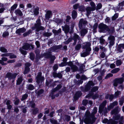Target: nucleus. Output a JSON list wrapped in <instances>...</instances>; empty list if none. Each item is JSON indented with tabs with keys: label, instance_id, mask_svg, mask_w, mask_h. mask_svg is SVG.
<instances>
[{
	"label": "nucleus",
	"instance_id": "f257e3e1",
	"mask_svg": "<svg viewBox=\"0 0 124 124\" xmlns=\"http://www.w3.org/2000/svg\"><path fill=\"white\" fill-rule=\"evenodd\" d=\"M97 108H94L91 114L88 111H87L84 117V121L86 124H92L96 120V118L95 117V115L97 112Z\"/></svg>",
	"mask_w": 124,
	"mask_h": 124
},
{
	"label": "nucleus",
	"instance_id": "f03ea898",
	"mask_svg": "<svg viewBox=\"0 0 124 124\" xmlns=\"http://www.w3.org/2000/svg\"><path fill=\"white\" fill-rule=\"evenodd\" d=\"M62 47L60 45L55 46L50 48L49 49V52L48 53H46L44 54L45 57L47 58H50L51 61H53L55 59V57L54 56H52L51 54V52H54L57 49H60Z\"/></svg>",
	"mask_w": 124,
	"mask_h": 124
},
{
	"label": "nucleus",
	"instance_id": "7ed1b4c3",
	"mask_svg": "<svg viewBox=\"0 0 124 124\" xmlns=\"http://www.w3.org/2000/svg\"><path fill=\"white\" fill-rule=\"evenodd\" d=\"M98 27L101 32H105L106 31L112 32L114 30V27L109 28L106 25L103 23H100Z\"/></svg>",
	"mask_w": 124,
	"mask_h": 124
},
{
	"label": "nucleus",
	"instance_id": "20e7f679",
	"mask_svg": "<svg viewBox=\"0 0 124 124\" xmlns=\"http://www.w3.org/2000/svg\"><path fill=\"white\" fill-rule=\"evenodd\" d=\"M106 103V101H105L100 105L99 109V112L100 113H101L103 111L105 113H107L108 112L107 110L108 111H109L111 109L113 108V107H112V106L111 105V104H110L109 106L108 107L107 109L106 108H105L104 109V108L105 106Z\"/></svg>",
	"mask_w": 124,
	"mask_h": 124
},
{
	"label": "nucleus",
	"instance_id": "39448f33",
	"mask_svg": "<svg viewBox=\"0 0 124 124\" xmlns=\"http://www.w3.org/2000/svg\"><path fill=\"white\" fill-rule=\"evenodd\" d=\"M85 45L83 46V48L86 49L85 52L81 54V56L82 57H85L90 54L89 52L91 51L90 48L91 44L90 42H86L84 44Z\"/></svg>",
	"mask_w": 124,
	"mask_h": 124
},
{
	"label": "nucleus",
	"instance_id": "423d86ee",
	"mask_svg": "<svg viewBox=\"0 0 124 124\" xmlns=\"http://www.w3.org/2000/svg\"><path fill=\"white\" fill-rule=\"evenodd\" d=\"M90 4L91 7H88L86 8V10L87 12L86 15L88 17L91 13V11H94L96 9V5L93 2L91 1L90 2Z\"/></svg>",
	"mask_w": 124,
	"mask_h": 124
},
{
	"label": "nucleus",
	"instance_id": "0eeeda50",
	"mask_svg": "<svg viewBox=\"0 0 124 124\" xmlns=\"http://www.w3.org/2000/svg\"><path fill=\"white\" fill-rule=\"evenodd\" d=\"M36 23L35 24V28L36 29L37 31H39L40 30H43L44 28L42 26H41L40 20L38 19L36 21Z\"/></svg>",
	"mask_w": 124,
	"mask_h": 124
},
{
	"label": "nucleus",
	"instance_id": "6e6552de",
	"mask_svg": "<svg viewBox=\"0 0 124 124\" xmlns=\"http://www.w3.org/2000/svg\"><path fill=\"white\" fill-rule=\"evenodd\" d=\"M124 78L122 77L115 79L113 81L114 86L115 87L117 86L118 84H122L124 82Z\"/></svg>",
	"mask_w": 124,
	"mask_h": 124
},
{
	"label": "nucleus",
	"instance_id": "1a4fd4ad",
	"mask_svg": "<svg viewBox=\"0 0 124 124\" xmlns=\"http://www.w3.org/2000/svg\"><path fill=\"white\" fill-rule=\"evenodd\" d=\"M103 123H107V124H117L118 123V122L117 121H115L113 119H111L108 120L107 119H105L102 121Z\"/></svg>",
	"mask_w": 124,
	"mask_h": 124
},
{
	"label": "nucleus",
	"instance_id": "9d476101",
	"mask_svg": "<svg viewBox=\"0 0 124 124\" xmlns=\"http://www.w3.org/2000/svg\"><path fill=\"white\" fill-rule=\"evenodd\" d=\"M113 119L115 121L119 120V124H124L123 117L122 116H120V114H118L113 117Z\"/></svg>",
	"mask_w": 124,
	"mask_h": 124
},
{
	"label": "nucleus",
	"instance_id": "9b49d317",
	"mask_svg": "<svg viewBox=\"0 0 124 124\" xmlns=\"http://www.w3.org/2000/svg\"><path fill=\"white\" fill-rule=\"evenodd\" d=\"M42 73L39 72L38 74V75L36 77V82L37 83L39 84L40 82L42 83L44 80V78L43 77L41 76Z\"/></svg>",
	"mask_w": 124,
	"mask_h": 124
},
{
	"label": "nucleus",
	"instance_id": "f8f14e48",
	"mask_svg": "<svg viewBox=\"0 0 124 124\" xmlns=\"http://www.w3.org/2000/svg\"><path fill=\"white\" fill-rule=\"evenodd\" d=\"M34 47L31 44H29L28 43L25 44L22 47V48L25 50H30L31 48L33 49Z\"/></svg>",
	"mask_w": 124,
	"mask_h": 124
},
{
	"label": "nucleus",
	"instance_id": "ddd939ff",
	"mask_svg": "<svg viewBox=\"0 0 124 124\" xmlns=\"http://www.w3.org/2000/svg\"><path fill=\"white\" fill-rule=\"evenodd\" d=\"M68 65L71 67L72 71L73 72H76L78 70V67L76 65H74L72 62H69Z\"/></svg>",
	"mask_w": 124,
	"mask_h": 124
},
{
	"label": "nucleus",
	"instance_id": "4468645a",
	"mask_svg": "<svg viewBox=\"0 0 124 124\" xmlns=\"http://www.w3.org/2000/svg\"><path fill=\"white\" fill-rule=\"evenodd\" d=\"M120 110V108H119V106H117L115 109L111 111V113L112 115H116L118 113Z\"/></svg>",
	"mask_w": 124,
	"mask_h": 124
},
{
	"label": "nucleus",
	"instance_id": "2eb2a0df",
	"mask_svg": "<svg viewBox=\"0 0 124 124\" xmlns=\"http://www.w3.org/2000/svg\"><path fill=\"white\" fill-rule=\"evenodd\" d=\"M94 84L93 82L92 81H90L87 84V85L85 88V91H88L91 88V86H93Z\"/></svg>",
	"mask_w": 124,
	"mask_h": 124
},
{
	"label": "nucleus",
	"instance_id": "dca6fc26",
	"mask_svg": "<svg viewBox=\"0 0 124 124\" xmlns=\"http://www.w3.org/2000/svg\"><path fill=\"white\" fill-rule=\"evenodd\" d=\"M17 74L16 73L12 74L10 73H8L6 75L7 77L9 79H14L16 77Z\"/></svg>",
	"mask_w": 124,
	"mask_h": 124
},
{
	"label": "nucleus",
	"instance_id": "f3484780",
	"mask_svg": "<svg viewBox=\"0 0 124 124\" xmlns=\"http://www.w3.org/2000/svg\"><path fill=\"white\" fill-rule=\"evenodd\" d=\"M62 30L64 31L65 33H67L69 32L70 30V27L68 25H65L64 26H62Z\"/></svg>",
	"mask_w": 124,
	"mask_h": 124
},
{
	"label": "nucleus",
	"instance_id": "a211bd4d",
	"mask_svg": "<svg viewBox=\"0 0 124 124\" xmlns=\"http://www.w3.org/2000/svg\"><path fill=\"white\" fill-rule=\"evenodd\" d=\"M108 39L110 40L109 42L110 45L113 46L114 44L115 38L114 36H110L108 38Z\"/></svg>",
	"mask_w": 124,
	"mask_h": 124
},
{
	"label": "nucleus",
	"instance_id": "6ab92c4d",
	"mask_svg": "<svg viewBox=\"0 0 124 124\" xmlns=\"http://www.w3.org/2000/svg\"><path fill=\"white\" fill-rule=\"evenodd\" d=\"M52 15L51 12L50 11H47L45 15V18L48 20L49 18L51 17Z\"/></svg>",
	"mask_w": 124,
	"mask_h": 124
},
{
	"label": "nucleus",
	"instance_id": "aec40b11",
	"mask_svg": "<svg viewBox=\"0 0 124 124\" xmlns=\"http://www.w3.org/2000/svg\"><path fill=\"white\" fill-rule=\"evenodd\" d=\"M82 94V93L80 91L77 92L74 96V98L75 100H77L78 98Z\"/></svg>",
	"mask_w": 124,
	"mask_h": 124
},
{
	"label": "nucleus",
	"instance_id": "412c9836",
	"mask_svg": "<svg viewBox=\"0 0 124 124\" xmlns=\"http://www.w3.org/2000/svg\"><path fill=\"white\" fill-rule=\"evenodd\" d=\"M87 23V22L85 20H84L83 19H81L79 22V27L80 28L82 26V24H85Z\"/></svg>",
	"mask_w": 124,
	"mask_h": 124
},
{
	"label": "nucleus",
	"instance_id": "4be33fe9",
	"mask_svg": "<svg viewBox=\"0 0 124 124\" xmlns=\"http://www.w3.org/2000/svg\"><path fill=\"white\" fill-rule=\"evenodd\" d=\"M93 93H90L89 94L87 95L86 97V98H88L90 97L91 96H92V98L94 99H96L97 98H98L99 96V95L97 94H95L93 96L92 95Z\"/></svg>",
	"mask_w": 124,
	"mask_h": 124
},
{
	"label": "nucleus",
	"instance_id": "5701e85b",
	"mask_svg": "<svg viewBox=\"0 0 124 124\" xmlns=\"http://www.w3.org/2000/svg\"><path fill=\"white\" fill-rule=\"evenodd\" d=\"M15 13L16 15L17 16H22L23 15V13L19 9H17L15 11Z\"/></svg>",
	"mask_w": 124,
	"mask_h": 124
},
{
	"label": "nucleus",
	"instance_id": "b1692460",
	"mask_svg": "<svg viewBox=\"0 0 124 124\" xmlns=\"http://www.w3.org/2000/svg\"><path fill=\"white\" fill-rule=\"evenodd\" d=\"M87 29H82L81 32V35L82 36H84L87 33Z\"/></svg>",
	"mask_w": 124,
	"mask_h": 124
},
{
	"label": "nucleus",
	"instance_id": "393cba45",
	"mask_svg": "<svg viewBox=\"0 0 124 124\" xmlns=\"http://www.w3.org/2000/svg\"><path fill=\"white\" fill-rule=\"evenodd\" d=\"M26 31V29L24 28H21L17 29L16 32L17 33H23Z\"/></svg>",
	"mask_w": 124,
	"mask_h": 124
},
{
	"label": "nucleus",
	"instance_id": "a878e982",
	"mask_svg": "<svg viewBox=\"0 0 124 124\" xmlns=\"http://www.w3.org/2000/svg\"><path fill=\"white\" fill-rule=\"evenodd\" d=\"M53 75L54 77L55 78L58 77L59 78H61L62 77V75L60 73H53Z\"/></svg>",
	"mask_w": 124,
	"mask_h": 124
},
{
	"label": "nucleus",
	"instance_id": "bb28decb",
	"mask_svg": "<svg viewBox=\"0 0 124 124\" xmlns=\"http://www.w3.org/2000/svg\"><path fill=\"white\" fill-rule=\"evenodd\" d=\"M39 8L37 7L35 8L34 10L33 11L34 14L35 15H37L39 13Z\"/></svg>",
	"mask_w": 124,
	"mask_h": 124
},
{
	"label": "nucleus",
	"instance_id": "cd10ccee",
	"mask_svg": "<svg viewBox=\"0 0 124 124\" xmlns=\"http://www.w3.org/2000/svg\"><path fill=\"white\" fill-rule=\"evenodd\" d=\"M27 87L28 89L30 90H32L34 89V86L31 85H27Z\"/></svg>",
	"mask_w": 124,
	"mask_h": 124
},
{
	"label": "nucleus",
	"instance_id": "c85d7f7f",
	"mask_svg": "<svg viewBox=\"0 0 124 124\" xmlns=\"http://www.w3.org/2000/svg\"><path fill=\"white\" fill-rule=\"evenodd\" d=\"M77 13L75 11H73L72 12V16L73 19H75L77 17Z\"/></svg>",
	"mask_w": 124,
	"mask_h": 124
},
{
	"label": "nucleus",
	"instance_id": "c756f323",
	"mask_svg": "<svg viewBox=\"0 0 124 124\" xmlns=\"http://www.w3.org/2000/svg\"><path fill=\"white\" fill-rule=\"evenodd\" d=\"M120 69L119 68H117L114 69L113 70L111 71V72L113 73H116L118 72Z\"/></svg>",
	"mask_w": 124,
	"mask_h": 124
},
{
	"label": "nucleus",
	"instance_id": "7c9ffc66",
	"mask_svg": "<svg viewBox=\"0 0 124 124\" xmlns=\"http://www.w3.org/2000/svg\"><path fill=\"white\" fill-rule=\"evenodd\" d=\"M78 36L76 34H74V36L73 37V39L74 40V43H76L77 40V39H78Z\"/></svg>",
	"mask_w": 124,
	"mask_h": 124
},
{
	"label": "nucleus",
	"instance_id": "2f4dec72",
	"mask_svg": "<svg viewBox=\"0 0 124 124\" xmlns=\"http://www.w3.org/2000/svg\"><path fill=\"white\" fill-rule=\"evenodd\" d=\"M54 21H55L57 23H61L62 21L63 20L58 18L54 19Z\"/></svg>",
	"mask_w": 124,
	"mask_h": 124
},
{
	"label": "nucleus",
	"instance_id": "473e14b6",
	"mask_svg": "<svg viewBox=\"0 0 124 124\" xmlns=\"http://www.w3.org/2000/svg\"><path fill=\"white\" fill-rule=\"evenodd\" d=\"M0 50L3 53H6L8 52L7 49L4 47H1Z\"/></svg>",
	"mask_w": 124,
	"mask_h": 124
},
{
	"label": "nucleus",
	"instance_id": "72a5a7b5",
	"mask_svg": "<svg viewBox=\"0 0 124 124\" xmlns=\"http://www.w3.org/2000/svg\"><path fill=\"white\" fill-rule=\"evenodd\" d=\"M22 77H20V78H18V80L17 81L16 84L17 85H19L21 83L22 81Z\"/></svg>",
	"mask_w": 124,
	"mask_h": 124
},
{
	"label": "nucleus",
	"instance_id": "f704fd0d",
	"mask_svg": "<svg viewBox=\"0 0 124 124\" xmlns=\"http://www.w3.org/2000/svg\"><path fill=\"white\" fill-rule=\"evenodd\" d=\"M62 87V86L61 85H58L53 90V92H54L57 90L60 89Z\"/></svg>",
	"mask_w": 124,
	"mask_h": 124
},
{
	"label": "nucleus",
	"instance_id": "c9c22d12",
	"mask_svg": "<svg viewBox=\"0 0 124 124\" xmlns=\"http://www.w3.org/2000/svg\"><path fill=\"white\" fill-rule=\"evenodd\" d=\"M17 4H15L12 6L11 8V10H13L15 9H16L17 6Z\"/></svg>",
	"mask_w": 124,
	"mask_h": 124
},
{
	"label": "nucleus",
	"instance_id": "e433bc0d",
	"mask_svg": "<svg viewBox=\"0 0 124 124\" xmlns=\"http://www.w3.org/2000/svg\"><path fill=\"white\" fill-rule=\"evenodd\" d=\"M118 104V102L116 101H114L113 103L110 104L112 106V107L113 108L114 106L117 105Z\"/></svg>",
	"mask_w": 124,
	"mask_h": 124
},
{
	"label": "nucleus",
	"instance_id": "4c0bfd02",
	"mask_svg": "<svg viewBox=\"0 0 124 124\" xmlns=\"http://www.w3.org/2000/svg\"><path fill=\"white\" fill-rule=\"evenodd\" d=\"M21 53L25 55L27 54V52L26 51L23 50L22 48H20L19 49Z\"/></svg>",
	"mask_w": 124,
	"mask_h": 124
},
{
	"label": "nucleus",
	"instance_id": "58836bf2",
	"mask_svg": "<svg viewBox=\"0 0 124 124\" xmlns=\"http://www.w3.org/2000/svg\"><path fill=\"white\" fill-rule=\"evenodd\" d=\"M118 14H115L112 17V20H114L116 19L118 17Z\"/></svg>",
	"mask_w": 124,
	"mask_h": 124
},
{
	"label": "nucleus",
	"instance_id": "ea45409f",
	"mask_svg": "<svg viewBox=\"0 0 124 124\" xmlns=\"http://www.w3.org/2000/svg\"><path fill=\"white\" fill-rule=\"evenodd\" d=\"M29 70V67H25V70L24 72V74H26L28 73Z\"/></svg>",
	"mask_w": 124,
	"mask_h": 124
},
{
	"label": "nucleus",
	"instance_id": "a19ab883",
	"mask_svg": "<svg viewBox=\"0 0 124 124\" xmlns=\"http://www.w3.org/2000/svg\"><path fill=\"white\" fill-rule=\"evenodd\" d=\"M98 27V24H95L93 27V32H96V30L97 28Z\"/></svg>",
	"mask_w": 124,
	"mask_h": 124
},
{
	"label": "nucleus",
	"instance_id": "79ce46f5",
	"mask_svg": "<svg viewBox=\"0 0 124 124\" xmlns=\"http://www.w3.org/2000/svg\"><path fill=\"white\" fill-rule=\"evenodd\" d=\"M98 89V88L97 86H95L93 87L91 90L92 92H94L97 91Z\"/></svg>",
	"mask_w": 124,
	"mask_h": 124
},
{
	"label": "nucleus",
	"instance_id": "37998d69",
	"mask_svg": "<svg viewBox=\"0 0 124 124\" xmlns=\"http://www.w3.org/2000/svg\"><path fill=\"white\" fill-rule=\"evenodd\" d=\"M28 95L27 94H25L23 95L21 99V100L22 101L23 100L26 99L28 97Z\"/></svg>",
	"mask_w": 124,
	"mask_h": 124
},
{
	"label": "nucleus",
	"instance_id": "c03bdc74",
	"mask_svg": "<svg viewBox=\"0 0 124 124\" xmlns=\"http://www.w3.org/2000/svg\"><path fill=\"white\" fill-rule=\"evenodd\" d=\"M79 10L81 11H84L85 10V8L84 6H80L79 8Z\"/></svg>",
	"mask_w": 124,
	"mask_h": 124
},
{
	"label": "nucleus",
	"instance_id": "a18cd8bd",
	"mask_svg": "<svg viewBox=\"0 0 124 124\" xmlns=\"http://www.w3.org/2000/svg\"><path fill=\"white\" fill-rule=\"evenodd\" d=\"M30 59L32 60H33L35 56L34 54L32 53H31L30 54Z\"/></svg>",
	"mask_w": 124,
	"mask_h": 124
},
{
	"label": "nucleus",
	"instance_id": "49530a36",
	"mask_svg": "<svg viewBox=\"0 0 124 124\" xmlns=\"http://www.w3.org/2000/svg\"><path fill=\"white\" fill-rule=\"evenodd\" d=\"M120 93V92L119 91H117L115 92L114 94L115 97H117Z\"/></svg>",
	"mask_w": 124,
	"mask_h": 124
},
{
	"label": "nucleus",
	"instance_id": "de8ad7c7",
	"mask_svg": "<svg viewBox=\"0 0 124 124\" xmlns=\"http://www.w3.org/2000/svg\"><path fill=\"white\" fill-rule=\"evenodd\" d=\"M102 7V5L101 3H99L98 4L97 6L96 10L100 9Z\"/></svg>",
	"mask_w": 124,
	"mask_h": 124
},
{
	"label": "nucleus",
	"instance_id": "09e8293b",
	"mask_svg": "<svg viewBox=\"0 0 124 124\" xmlns=\"http://www.w3.org/2000/svg\"><path fill=\"white\" fill-rule=\"evenodd\" d=\"M122 63V62L121 60H118L116 62V64L117 66H118L121 65Z\"/></svg>",
	"mask_w": 124,
	"mask_h": 124
},
{
	"label": "nucleus",
	"instance_id": "8fccbe9b",
	"mask_svg": "<svg viewBox=\"0 0 124 124\" xmlns=\"http://www.w3.org/2000/svg\"><path fill=\"white\" fill-rule=\"evenodd\" d=\"M9 33L7 31H5L4 32L3 34V36L4 37H5L8 36Z\"/></svg>",
	"mask_w": 124,
	"mask_h": 124
},
{
	"label": "nucleus",
	"instance_id": "3c124183",
	"mask_svg": "<svg viewBox=\"0 0 124 124\" xmlns=\"http://www.w3.org/2000/svg\"><path fill=\"white\" fill-rule=\"evenodd\" d=\"M44 92L43 90L41 89L37 92V94L39 96L42 93Z\"/></svg>",
	"mask_w": 124,
	"mask_h": 124
},
{
	"label": "nucleus",
	"instance_id": "603ef678",
	"mask_svg": "<svg viewBox=\"0 0 124 124\" xmlns=\"http://www.w3.org/2000/svg\"><path fill=\"white\" fill-rule=\"evenodd\" d=\"M81 45L80 44H79L77 45L75 47L76 50H79L81 47Z\"/></svg>",
	"mask_w": 124,
	"mask_h": 124
},
{
	"label": "nucleus",
	"instance_id": "864d4df0",
	"mask_svg": "<svg viewBox=\"0 0 124 124\" xmlns=\"http://www.w3.org/2000/svg\"><path fill=\"white\" fill-rule=\"evenodd\" d=\"M51 122L53 124H57V121L54 119L50 120Z\"/></svg>",
	"mask_w": 124,
	"mask_h": 124
},
{
	"label": "nucleus",
	"instance_id": "5fc2aeb1",
	"mask_svg": "<svg viewBox=\"0 0 124 124\" xmlns=\"http://www.w3.org/2000/svg\"><path fill=\"white\" fill-rule=\"evenodd\" d=\"M100 42L101 44H104L105 42V40L102 38H100Z\"/></svg>",
	"mask_w": 124,
	"mask_h": 124
},
{
	"label": "nucleus",
	"instance_id": "6e6d98bb",
	"mask_svg": "<svg viewBox=\"0 0 124 124\" xmlns=\"http://www.w3.org/2000/svg\"><path fill=\"white\" fill-rule=\"evenodd\" d=\"M9 56V58H10L11 59L16 58V55H15L14 54H11L10 53V55Z\"/></svg>",
	"mask_w": 124,
	"mask_h": 124
},
{
	"label": "nucleus",
	"instance_id": "4d7b16f0",
	"mask_svg": "<svg viewBox=\"0 0 124 124\" xmlns=\"http://www.w3.org/2000/svg\"><path fill=\"white\" fill-rule=\"evenodd\" d=\"M67 65V63L66 62H62L59 64V66L60 67H63Z\"/></svg>",
	"mask_w": 124,
	"mask_h": 124
},
{
	"label": "nucleus",
	"instance_id": "13d9d810",
	"mask_svg": "<svg viewBox=\"0 0 124 124\" xmlns=\"http://www.w3.org/2000/svg\"><path fill=\"white\" fill-rule=\"evenodd\" d=\"M124 5V1H123L121 3H119V5L118 6V8H119L120 6H123Z\"/></svg>",
	"mask_w": 124,
	"mask_h": 124
},
{
	"label": "nucleus",
	"instance_id": "bf43d9fd",
	"mask_svg": "<svg viewBox=\"0 0 124 124\" xmlns=\"http://www.w3.org/2000/svg\"><path fill=\"white\" fill-rule=\"evenodd\" d=\"M10 53H7L2 54L1 55L2 56H8L10 55Z\"/></svg>",
	"mask_w": 124,
	"mask_h": 124
},
{
	"label": "nucleus",
	"instance_id": "052dcab7",
	"mask_svg": "<svg viewBox=\"0 0 124 124\" xmlns=\"http://www.w3.org/2000/svg\"><path fill=\"white\" fill-rule=\"evenodd\" d=\"M35 53H36V55H37V58H36V59H37L38 58H37V56H38L39 55V50H38V49H37L35 51ZM38 59H39V58H38Z\"/></svg>",
	"mask_w": 124,
	"mask_h": 124
},
{
	"label": "nucleus",
	"instance_id": "680f3d73",
	"mask_svg": "<svg viewBox=\"0 0 124 124\" xmlns=\"http://www.w3.org/2000/svg\"><path fill=\"white\" fill-rule=\"evenodd\" d=\"M113 75L111 73H109L105 77V79H107L108 78H109L110 77L112 76Z\"/></svg>",
	"mask_w": 124,
	"mask_h": 124
},
{
	"label": "nucleus",
	"instance_id": "e2e57ef3",
	"mask_svg": "<svg viewBox=\"0 0 124 124\" xmlns=\"http://www.w3.org/2000/svg\"><path fill=\"white\" fill-rule=\"evenodd\" d=\"M53 70L55 71L57 70L58 68V66L57 65H55L53 67Z\"/></svg>",
	"mask_w": 124,
	"mask_h": 124
},
{
	"label": "nucleus",
	"instance_id": "0e129e2a",
	"mask_svg": "<svg viewBox=\"0 0 124 124\" xmlns=\"http://www.w3.org/2000/svg\"><path fill=\"white\" fill-rule=\"evenodd\" d=\"M38 109L37 108H35L33 111V114H36L38 112Z\"/></svg>",
	"mask_w": 124,
	"mask_h": 124
},
{
	"label": "nucleus",
	"instance_id": "69168bd1",
	"mask_svg": "<svg viewBox=\"0 0 124 124\" xmlns=\"http://www.w3.org/2000/svg\"><path fill=\"white\" fill-rule=\"evenodd\" d=\"M88 102V101L86 100H83V104L84 105H86Z\"/></svg>",
	"mask_w": 124,
	"mask_h": 124
},
{
	"label": "nucleus",
	"instance_id": "338daca9",
	"mask_svg": "<svg viewBox=\"0 0 124 124\" xmlns=\"http://www.w3.org/2000/svg\"><path fill=\"white\" fill-rule=\"evenodd\" d=\"M15 60H8L7 61V62L8 63H14V62H15Z\"/></svg>",
	"mask_w": 124,
	"mask_h": 124
},
{
	"label": "nucleus",
	"instance_id": "774afa93",
	"mask_svg": "<svg viewBox=\"0 0 124 124\" xmlns=\"http://www.w3.org/2000/svg\"><path fill=\"white\" fill-rule=\"evenodd\" d=\"M79 6V5L78 4H75L73 6V8L75 9H76L78 8Z\"/></svg>",
	"mask_w": 124,
	"mask_h": 124
}]
</instances>
